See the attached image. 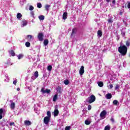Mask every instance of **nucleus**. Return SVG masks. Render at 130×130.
Returning a JSON list of instances; mask_svg holds the SVG:
<instances>
[{"mask_svg":"<svg viewBox=\"0 0 130 130\" xmlns=\"http://www.w3.org/2000/svg\"><path fill=\"white\" fill-rule=\"evenodd\" d=\"M98 84L99 87H103L104 85L103 82L102 81L98 82Z\"/></svg>","mask_w":130,"mask_h":130,"instance_id":"19","label":"nucleus"},{"mask_svg":"<svg viewBox=\"0 0 130 130\" xmlns=\"http://www.w3.org/2000/svg\"><path fill=\"white\" fill-rule=\"evenodd\" d=\"M84 73L85 68L84 67V66H81L79 70V75H80V76H83Z\"/></svg>","mask_w":130,"mask_h":130,"instance_id":"4","label":"nucleus"},{"mask_svg":"<svg viewBox=\"0 0 130 130\" xmlns=\"http://www.w3.org/2000/svg\"><path fill=\"white\" fill-rule=\"evenodd\" d=\"M98 35H99V36L100 37H101L102 36V31L99 30L98 31Z\"/></svg>","mask_w":130,"mask_h":130,"instance_id":"24","label":"nucleus"},{"mask_svg":"<svg viewBox=\"0 0 130 130\" xmlns=\"http://www.w3.org/2000/svg\"><path fill=\"white\" fill-rule=\"evenodd\" d=\"M113 104L114 105H117V104H118V101L116 100H114L113 102Z\"/></svg>","mask_w":130,"mask_h":130,"instance_id":"26","label":"nucleus"},{"mask_svg":"<svg viewBox=\"0 0 130 130\" xmlns=\"http://www.w3.org/2000/svg\"><path fill=\"white\" fill-rule=\"evenodd\" d=\"M57 94H56L54 95L53 98V102H55V101H56V100H57Z\"/></svg>","mask_w":130,"mask_h":130,"instance_id":"15","label":"nucleus"},{"mask_svg":"<svg viewBox=\"0 0 130 130\" xmlns=\"http://www.w3.org/2000/svg\"><path fill=\"white\" fill-rule=\"evenodd\" d=\"M27 37L29 40H31V39H32L33 38V36H32V35H27Z\"/></svg>","mask_w":130,"mask_h":130,"instance_id":"30","label":"nucleus"},{"mask_svg":"<svg viewBox=\"0 0 130 130\" xmlns=\"http://www.w3.org/2000/svg\"><path fill=\"white\" fill-rule=\"evenodd\" d=\"M67 18H68V12H64L62 15V19L63 20H67Z\"/></svg>","mask_w":130,"mask_h":130,"instance_id":"8","label":"nucleus"},{"mask_svg":"<svg viewBox=\"0 0 130 130\" xmlns=\"http://www.w3.org/2000/svg\"><path fill=\"white\" fill-rule=\"evenodd\" d=\"M108 22L109 23H113V21H112V19H109L108 20Z\"/></svg>","mask_w":130,"mask_h":130,"instance_id":"42","label":"nucleus"},{"mask_svg":"<svg viewBox=\"0 0 130 130\" xmlns=\"http://www.w3.org/2000/svg\"><path fill=\"white\" fill-rule=\"evenodd\" d=\"M120 15H122V12H120Z\"/></svg>","mask_w":130,"mask_h":130,"instance_id":"51","label":"nucleus"},{"mask_svg":"<svg viewBox=\"0 0 130 130\" xmlns=\"http://www.w3.org/2000/svg\"><path fill=\"white\" fill-rule=\"evenodd\" d=\"M49 121H50V118H49V117H45L44 118V122L45 123V124H48V123H49Z\"/></svg>","mask_w":130,"mask_h":130,"instance_id":"5","label":"nucleus"},{"mask_svg":"<svg viewBox=\"0 0 130 130\" xmlns=\"http://www.w3.org/2000/svg\"><path fill=\"white\" fill-rule=\"evenodd\" d=\"M118 51L121 55H126L127 53V47L125 45L121 46L118 48Z\"/></svg>","mask_w":130,"mask_h":130,"instance_id":"1","label":"nucleus"},{"mask_svg":"<svg viewBox=\"0 0 130 130\" xmlns=\"http://www.w3.org/2000/svg\"><path fill=\"white\" fill-rule=\"evenodd\" d=\"M23 56H24V55L22 54H20L17 56L18 59H21V58H22Z\"/></svg>","mask_w":130,"mask_h":130,"instance_id":"28","label":"nucleus"},{"mask_svg":"<svg viewBox=\"0 0 130 130\" xmlns=\"http://www.w3.org/2000/svg\"><path fill=\"white\" fill-rule=\"evenodd\" d=\"M58 113H59V111H58V110L55 109L54 111V116H57L58 115Z\"/></svg>","mask_w":130,"mask_h":130,"instance_id":"10","label":"nucleus"},{"mask_svg":"<svg viewBox=\"0 0 130 130\" xmlns=\"http://www.w3.org/2000/svg\"><path fill=\"white\" fill-rule=\"evenodd\" d=\"M45 10L48 12L49 11V8H50V5H46L45 7Z\"/></svg>","mask_w":130,"mask_h":130,"instance_id":"20","label":"nucleus"},{"mask_svg":"<svg viewBox=\"0 0 130 130\" xmlns=\"http://www.w3.org/2000/svg\"><path fill=\"white\" fill-rule=\"evenodd\" d=\"M47 70H48V71H49L50 72V71H51V70H52V67L51 66H48Z\"/></svg>","mask_w":130,"mask_h":130,"instance_id":"32","label":"nucleus"},{"mask_svg":"<svg viewBox=\"0 0 130 130\" xmlns=\"http://www.w3.org/2000/svg\"><path fill=\"white\" fill-rule=\"evenodd\" d=\"M24 125L26 126L31 125L32 124V122H31L29 120H25L24 122Z\"/></svg>","mask_w":130,"mask_h":130,"instance_id":"7","label":"nucleus"},{"mask_svg":"<svg viewBox=\"0 0 130 130\" xmlns=\"http://www.w3.org/2000/svg\"><path fill=\"white\" fill-rule=\"evenodd\" d=\"M48 40L46 39L44 41V45H45V46H46V45H47L48 44Z\"/></svg>","mask_w":130,"mask_h":130,"instance_id":"22","label":"nucleus"},{"mask_svg":"<svg viewBox=\"0 0 130 130\" xmlns=\"http://www.w3.org/2000/svg\"><path fill=\"white\" fill-rule=\"evenodd\" d=\"M127 3V7L130 10V2L129 1H128Z\"/></svg>","mask_w":130,"mask_h":130,"instance_id":"40","label":"nucleus"},{"mask_svg":"<svg viewBox=\"0 0 130 130\" xmlns=\"http://www.w3.org/2000/svg\"><path fill=\"white\" fill-rule=\"evenodd\" d=\"M9 125L10 126L15 125V122H11V123H10Z\"/></svg>","mask_w":130,"mask_h":130,"instance_id":"43","label":"nucleus"},{"mask_svg":"<svg viewBox=\"0 0 130 130\" xmlns=\"http://www.w3.org/2000/svg\"><path fill=\"white\" fill-rule=\"evenodd\" d=\"M95 100H96V97H95V95H91L90 97H88L86 100V101L88 102L89 104H91V103H93V102H95Z\"/></svg>","mask_w":130,"mask_h":130,"instance_id":"2","label":"nucleus"},{"mask_svg":"<svg viewBox=\"0 0 130 130\" xmlns=\"http://www.w3.org/2000/svg\"><path fill=\"white\" fill-rule=\"evenodd\" d=\"M63 83L65 85H69V84H70V81H69V80L66 79L64 80Z\"/></svg>","mask_w":130,"mask_h":130,"instance_id":"23","label":"nucleus"},{"mask_svg":"<svg viewBox=\"0 0 130 130\" xmlns=\"http://www.w3.org/2000/svg\"><path fill=\"white\" fill-rule=\"evenodd\" d=\"M45 17L44 15H40L39 16V19L40 21H43L44 20Z\"/></svg>","mask_w":130,"mask_h":130,"instance_id":"18","label":"nucleus"},{"mask_svg":"<svg viewBox=\"0 0 130 130\" xmlns=\"http://www.w3.org/2000/svg\"><path fill=\"white\" fill-rule=\"evenodd\" d=\"M126 46H127V47H128L129 46H130V42L128 41H127L126 42Z\"/></svg>","mask_w":130,"mask_h":130,"instance_id":"33","label":"nucleus"},{"mask_svg":"<svg viewBox=\"0 0 130 130\" xmlns=\"http://www.w3.org/2000/svg\"><path fill=\"white\" fill-rule=\"evenodd\" d=\"M87 109L88 110H91V109H92V106H91V105H89L88 106Z\"/></svg>","mask_w":130,"mask_h":130,"instance_id":"38","label":"nucleus"},{"mask_svg":"<svg viewBox=\"0 0 130 130\" xmlns=\"http://www.w3.org/2000/svg\"><path fill=\"white\" fill-rule=\"evenodd\" d=\"M31 14L32 16H34V12H31Z\"/></svg>","mask_w":130,"mask_h":130,"instance_id":"47","label":"nucleus"},{"mask_svg":"<svg viewBox=\"0 0 130 130\" xmlns=\"http://www.w3.org/2000/svg\"><path fill=\"white\" fill-rule=\"evenodd\" d=\"M107 3H109L110 2V0H106Z\"/></svg>","mask_w":130,"mask_h":130,"instance_id":"49","label":"nucleus"},{"mask_svg":"<svg viewBox=\"0 0 130 130\" xmlns=\"http://www.w3.org/2000/svg\"><path fill=\"white\" fill-rule=\"evenodd\" d=\"M85 124L86 125H89V124H91V120H89L88 119H86L85 121Z\"/></svg>","mask_w":130,"mask_h":130,"instance_id":"14","label":"nucleus"},{"mask_svg":"<svg viewBox=\"0 0 130 130\" xmlns=\"http://www.w3.org/2000/svg\"><path fill=\"white\" fill-rule=\"evenodd\" d=\"M29 10V11H33L34 10V7L32 6H30Z\"/></svg>","mask_w":130,"mask_h":130,"instance_id":"36","label":"nucleus"},{"mask_svg":"<svg viewBox=\"0 0 130 130\" xmlns=\"http://www.w3.org/2000/svg\"><path fill=\"white\" fill-rule=\"evenodd\" d=\"M37 7L39 8V9H41V8H42V5L41 4V3H38Z\"/></svg>","mask_w":130,"mask_h":130,"instance_id":"29","label":"nucleus"},{"mask_svg":"<svg viewBox=\"0 0 130 130\" xmlns=\"http://www.w3.org/2000/svg\"><path fill=\"white\" fill-rule=\"evenodd\" d=\"M75 29H73V31H72V34H74V33H75Z\"/></svg>","mask_w":130,"mask_h":130,"instance_id":"46","label":"nucleus"},{"mask_svg":"<svg viewBox=\"0 0 130 130\" xmlns=\"http://www.w3.org/2000/svg\"><path fill=\"white\" fill-rule=\"evenodd\" d=\"M46 91V90H44V88H42L41 89V92H43V94H44V93H46V91Z\"/></svg>","mask_w":130,"mask_h":130,"instance_id":"37","label":"nucleus"},{"mask_svg":"<svg viewBox=\"0 0 130 130\" xmlns=\"http://www.w3.org/2000/svg\"><path fill=\"white\" fill-rule=\"evenodd\" d=\"M65 130H71V126H66L65 128Z\"/></svg>","mask_w":130,"mask_h":130,"instance_id":"41","label":"nucleus"},{"mask_svg":"<svg viewBox=\"0 0 130 130\" xmlns=\"http://www.w3.org/2000/svg\"><path fill=\"white\" fill-rule=\"evenodd\" d=\"M38 38L39 41H43V34L42 33L39 34Z\"/></svg>","mask_w":130,"mask_h":130,"instance_id":"6","label":"nucleus"},{"mask_svg":"<svg viewBox=\"0 0 130 130\" xmlns=\"http://www.w3.org/2000/svg\"><path fill=\"white\" fill-rule=\"evenodd\" d=\"M16 104L15 103H12L10 105L11 109H15Z\"/></svg>","mask_w":130,"mask_h":130,"instance_id":"13","label":"nucleus"},{"mask_svg":"<svg viewBox=\"0 0 130 130\" xmlns=\"http://www.w3.org/2000/svg\"><path fill=\"white\" fill-rule=\"evenodd\" d=\"M108 87L109 89H110V90H111V89H112V88H113V85L110 84Z\"/></svg>","mask_w":130,"mask_h":130,"instance_id":"35","label":"nucleus"},{"mask_svg":"<svg viewBox=\"0 0 130 130\" xmlns=\"http://www.w3.org/2000/svg\"><path fill=\"white\" fill-rule=\"evenodd\" d=\"M28 24V22L26 20L22 21V27L26 26Z\"/></svg>","mask_w":130,"mask_h":130,"instance_id":"16","label":"nucleus"},{"mask_svg":"<svg viewBox=\"0 0 130 130\" xmlns=\"http://www.w3.org/2000/svg\"><path fill=\"white\" fill-rule=\"evenodd\" d=\"M30 44L28 42H26L25 43V46H26V47H30Z\"/></svg>","mask_w":130,"mask_h":130,"instance_id":"31","label":"nucleus"},{"mask_svg":"<svg viewBox=\"0 0 130 130\" xmlns=\"http://www.w3.org/2000/svg\"><path fill=\"white\" fill-rule=\"evenodd\" d=\"M3 113H4V109L1 108L0 109V119L3 118Z\"/></svg>","mask_w":130,"mask_h":130,"instance_id":"11","label":"nucleus"},{"mask_svg":"<svg viewBox=\"0 0 130 130\" xmlns=\"http://www.w3.org/2000/svg\"><path fill=\"white\" fill-rule=\"evenodd\" d=\"M17 91H20V88L18 87V88H17Z\"/></svg>","mask_w":130,"mask_h":130,"instance_id":"50","label":"nucleus"},{"mask_svg":"<svg viewBox=\"0 0 130 130\" xmlns=\"http://www.w3.org/2000/svg\"><path fill=\"white\" fill-rule=\"evenodd\" d=\"M33 78H34V76L31 77V79H33Z\"/></svg>","mask_w":130,"mask_h":130,"instance_id":"52","label":"nucleus"},{"mask_svg":"<svg viewBox=\"0 0 130 130\" xmlns=\"http://www.w3.org/2000/svg\"><path fill=\"white\" fill-rule=\"evenodd\" d=\"M17 18L18 20H22V14L21 13H17Z\"/></svg>","mask_w":130,"mask_h":130,"instance_id":"12","label":"nucleus"},{"mask_svg":"<svg viewBox=\"0 0 130 130\" xmlns=\"http://www.w3.org/2000/svg\"><path fill=\"white\" fill-rule=\"evenodd\" d=\"M105 130H110V125H108L105 127Z\"/></svg>","mask_w":130,"mask_h":130,"instance_id":"27","label":"nucleus"},{"mask_svg":"<svg viewBox=\"0 0 130 130\" xmlns=\"http://www.w3.org/2000/svg\"><path fill=\"white\" fill-rule=\"evenodd\" d=\"M112 4H115V0H113V1Z\"/></svg>","mask_w":130,"mask_h":130,"instance_id":"48","label":"nucleus"},{"mask_svg":"<svg viewBox=\"0 0 130 130\" xmlns=\"http://www.w3.org/2000/svg\"><path fill=\"white\" fill-rule=\"evenodd\" d=\"M47 117H49L50 118H51V113L50 112V111H48L47 112Z\"/></svg>","mask_w":130,"mask_h":130,"instance_id":"17","label":"nucleus"},{"mask_svg":"<svg viewBox=\"0 0 130 130\" xmlns=\"http://www.w3.org/2000/svg\"><path fill=\"white\" fill-rule=\"evenodd\" d=\"M34 76L35 77V79L38 78L39 74H38V71H36L34 73Z\"/></svg>","mask_w":130,"mask_h":130,"instance_id":"21","label":"nucleus"},{"mask_svg":"<svg viewBox=\"0 0 130 130\" xmlns=\"http://www.w3.org/2000/svg\"><path fill=\"white\" fill-rule=\"evenodd\" d=\"M119 87H120L119 85L116 84L115 87V90H119Z\"/></svg>","mask_w":130,"mask_h":130,"instance_id":"34","label":"nucleus"},{"mask_svg":"<svg viewBox=\"0 0 130 130\" xmlns=\"http://www.w3.org/2000/svg\"><path fill=\"white\" fill-rule=\"evenodd\" d=\"M112 98V95H111V93H108L106 95V98L107 99H111Z\"/></svg>","mask_w":130,"mask_h":130,"instance_id":"9","label":"nucleus"},{"mask_svg":"<svg viewBox=\"0 0 130 130\" xmlns=\"http://www.w3.org/2000/svg\"><path fill=\"white\" fill-rule=\"evenodd\" d=\"M45 92L47 94H49L50 93V89H46Z\"/></svg>","mask_w":130,"mask_h":130,"instance_id":"39","label":"nucleus"},{"mask_svg":"<svg viewBox=\"0 0 130 130\" xmlns=\"http://www.w3.org/2000/svg\"><path fill=\"white\" fill-rule=\"evenodd\" d=\"M14 85H16L17 84V80H14L13 81Z\"/></svg>","mask_w":130,"mask_h":130,"instance_id":"44","label":"nucleus"},{"mask_svg":"<svg viewBox=\"0 0 130 130\" xmlns=\"http://www.w3.org/2000/svg\"><path fill=\"white\" fill-rule=\"evenodd\" d=\"M110 120H111V121H112V122H114V118H111Z\"/></svg>","mask_w":130,"mask_h":130,"instance_id":"45","label":"nucleus"},{"mask_svg":"<svg viewBox=\"0 0 130 130\" xmlns=\"http://www.w3.org/2000/svg\"><path fill=\"white\" fill-rule=\"evenodd\" d=\"M107 114V112H106V110H103L100 113V117L101 119H104L106 117V115Z\"/></svg>","mask_w":130,"mask_h":130,"instance_id":"3","label":"nucleus"},{"mask_svg":"<svg viewBox=\"0 0 130 130\" xmlns=\"http://www.w3.org/2000/svg\"><path fill=\"white\" fill-rule=\"evenodd\" d=\"M9 53L10 54H11V55H12V56H15V52H14V51L11 50L10 51H9Z\"/></svg>","mask_w":130,"mask_h":130,"instance_id":"25","label":"nucleus"}]
</instances>
